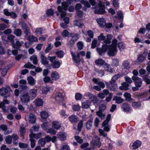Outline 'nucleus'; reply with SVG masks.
Here are the masks:
<instances>
[{
  "label": "nucleus",
  "mask_w": 150,
  "mask_h": 150,
  "mask_svg": "<svg viewBox=\"0 0 150 150\" xmlns=\"http://www.w3.org/2000/svg\"><path fill=\"white\" fill-rule=\"evenodd\" d=\"M27 80L28 83L31 86H34L35 83V81L34 78L31 76L28 77L27 78Z\"/></svg>",
  "instance_id": "23"
},
{
  "label": "nucleus",
  "mask_w": 150,
  "mask_h": 150,
  "mask_svg": "<svg viewBox=\"0 0 150 150\" xmlns=\"http://www.w3.org/2000/svg\"><path fill=\"white\" fill-rule=\"evenodd\" d=\"M96 114L101 119H103L104 118L105 115L103 114L101 110L97 111L96 112Z\"/></svg>",
  "instance_id": "59"
},
{
  "label": "nucleus",
  "mask_w": 150,
  "mask_h": 150,
  "mask_svg": "<svg viewBox=\"0 0 150 150\" xmlns=\"http://www.w3.org/2000/svg\"><path fill=\"white\" fill-rule=\"evenodd\" d=\"M52 127L53 128L58 130L61 127V125L59 122L55 121L52 122Z\"/></svg>",
  "instance_id": "19"
},
{
  "label": "nucleus",
  "mask_w": 150,
  "mask_h": 150,
  "mask_svg": "<svg viewBox=\"0 0 150 150\" xmlns=\"http://www.w3.org/2000/svg\"><path fill=\"white\" fill-rule=\"evenodd\" d=\"M122 67L126 69H128L130 68V65L129 62L127 61H125L122 64Z\"/></svg>",
  "instance_id": "38"
},
{
  "label": "nucleus",
  "mask_w": 150,
  "mask_h": 150,
  "mask_svg": "<svg viewBox=\"0 0 150 150\" xmlns=\"http://www.w3.org/2000/svg\"><path fill=\"white\" fill-rule=\"evenodd\" d=\"M60 77L59 73L56 71H54L51 74V77L53 80H57L59 79Z\"/></svg>",
  "instance_id": "16"
},
{
  "label": "nucleus",
  "mask_w": 150,
  "mask_h": 150,
  "mask_svg": "<svg viewBox=\"0 0 150 150\" xmlns=\"http://www.w3.org/2000/svg\"><path fill=\"white\" fill-rule=\"evenodd\" d=\"M40 58L41 59V63L44 65H46L48 64V62L47 59V57L44 56V54L43 52H40Z\"/></svg>",
  "instance_id": "14"
},
{
  "label": "nucleus",
  "mask_w": 150,
  "mask_h": 150,
  "mask_svg": "<svg viewBox=\"0 0 150 150\" xmlns=\"http://www.w3.org/2000/svg\"><path fill=\"white\" fill-rule=\"evenodd\" d=\"M67 135L66 134L65 132H60L57 134L58 137L62 141L66 139Z\"/></svg>",
  "instance_id": "20"
},
{
  "label": "nucleus",
  "mask_w": 150,
  "mask_h": 150,
  "mask_svg": "<svg viewBox=\"0 0 150 150\" xmlns=\"http://www.w3.org/2000/svg\"><path fill=\"white\" fill-rule=\"evenodd\" d=\"M83 125V121L82 120H81L78 124L77 126L78 130L79 131H81V128Z\"/></svg>",
  "instance_id": "51"
},
{
  "label": "nucleus",
  "mask_w": 150,
  "mask_h": 150,
  "mask_svg": "<svg viewBox=\"0 0 150 150\" xmlns=\"http://www.w3.org/2000/svg\"><path fill=\"white\" fill-rule=\"evenodd\" d=\"M90 105V102L89 100H85L82 103V107L83 108H88Z\"/></svg>",
  "instance_id": "27"
},
{
  "label": "nucleus",
  "mask_w": 150,
  "mask_h": 150,
  "mask_svg": "<svg viewBox=\"0 0 150 150\" xmlns=\"http://www.w3.org/2000/svg\"><path fill=\"white\" fill-rule=\"evenodd\" d=\"M132 106L135 108H139L141 106V104L139 102H134L132 103Z\"/></svg>",
  "instance_id": "49"
},
{
  "label": "nucleus",
  "mask_w": 150,
  "mask_h": 150,
  "mask_svg": "<svg viewBox=\"0 0 150 150\" xmlns=\"http://www.w3.org/2000/svg\"><path fill=\"white\" fill-rule=\"evenodd\" d=\"M113 100L115 101L116 103L120 104L122 103L124 101V100L120 97L117 96L114 97Z\"/></svg>",
  "instance_id": "35"
},
{
  "label": "nucleus",
  "mask_w": 150,
  "mask_h": 150,
  "mask_svg": "<svg viewBox=\"0 0 150 150\" xmlns=\"http://www.w3.org/2000/svg\"><path fill=\"white\" fill-rule=\"evenodd\" d=\"M35 33L37 35H40L44 33V30L41 28H38L36 29Z\"/></svg>",
  "instance_id": "50"
},
{
  "label": "nucleus",
  "mask_w": 150,
  "mask_h": 150,
  "mask_svg": "<svg viewBox=\"0 0 150 150\" xmlns=\"http://www.w3.org/2000/svg\"><path fill=\"white\" fill-rule=\"evenodd\" d=\"M141 143L140 141L137 140L133 143L132 147V149H136L138 148L141 145Z\"/></svg>",
  "instance_id": "26"
},
{
  "label": "nucleus",
  "mask_w": 150,
  "mask_h": 150,
  "mask_svg": "<svg viewBox=\"0 0 150 150\" xmlns=\"http://www.w3.org/2000/svg\"><path fill=\"white\" fill-rule=\"evenodd\" d=\"M121 108L122 109L123 111L127 112H129L130 111L132 108L130 105L126 103H124L122 105Z\"/></svg>",
  "instance_id": "15"
},
{
  "label": "nucleus",
  "mask_w": 150,
  "mask_h": 150,
  "mask_svg": "<svg viewBox=\"0 0 150 150\" xmlns=\"http://www.w3.org/2000/svg\"><path fill=\"white\" fill-rule=\"evenodd\" d=\"M69 121L72 123L77 121L78 119L76 116L74 115H71L69 118Z\"/></svg>",
  "instance_id": "34"
},
{
  "label": "nucleus",
  "mask_w": 150,
  "mask_h": 150,
  "mask_svg": "<svg viewBox=\"0 0 150 150\" xmlns=\"http://www.w3.org/2000/svg\"><path fill=\"white\" fill-rule=\"evenodd\" d=\"M30 98L27 93L23 94L20 97V100L23 103H26L28 102L30 100Z\"/></svg>",
  "instance_id": "7"
},
{
  "label": "nucleus",
  "mask_w": 150,
  "mask_h": 150,
  "mask_svg": "<svg viewBox=\"0 0 150 150\" xmlns=\"http://www.w3.org/2000/svg\"><path fill=\"white\" fill-rule=\"evenodd\" d=\"M19 131L21 134L23 136L25 132V126L23 123L21 124Z\"/></svg>",
  "instance_id": "32"
},
{
  "label": "nucleus",
  "mask_w": 150,
  "mask_h": 150,
  "mask_svg": "<svg viewBox=\"0 0 150 150\" xmlns=\"http://www.w3.org/2000/svg\"><path fill=\"white\" fill-rule=\"evenodd\" d=\"M18 144L19 146L21 148H26L28 146V145L25 143L19 142Z\"/></svg>",
  "instance_id": "57"
},
{
  "label": "nucleus",
  "mask_w": 150,
  "mask_h": 150,
  "mask_svg": "<svg viewBox=\"0 0 150 150\" xmlns=\"http://www.w3.org/2000/svg\"><path fill=\"white\" fill-rule=\"evenodd\" d=\"M62 8L60 6H59L57 7V11H56L55 13L57 16H58L59 15V13H61L60 16L61 18H63L65 17L66 15V12L65 11H63V9L66 11L68 9V5L67 2L63 1L62 3Z\"/></svg>",
  "instance_id": "1"
},
{
  "label": "nucleus",
  "mask_w": 150,
  "mask_h": 150,
  "mask_svg": "<svg viewBox=\"0 0 150 150\" xmlns=\"http://www.w3.org/2000/svg\"><path fill=\"white\" fill-rule=\"evenodd\" d=\"M120 75L119 74H116L112 77L110 81L115 83L116 81L119 78H120Z\"/></svg>",
  "instance_id": "47"
},
{
  "label": "nucleus",
  "mask_w": 150,
  "mask_h": 150,
  "mask_svg": "<svg viewBox=\"0 0 150 150\" xmlns=\"http://www.w3.org/2000/svg\"><path fill=\"white\" fill-rule=\"evenodd\" d=\"M80 106L78 104L74 105L72 106V109L74 111H79L80 110Z\"/></svg>",
  "instance_id": "60"
},
{
  "label": "nucleus",
  "mask_w": 150,
  "mask_h": 150,
  "mask_svg": "<svg viewBox=\"0 0 150 150\" xmlns=\"http://www.w3.org/2000/svg\"><path fill=\"white\" fill-rule=\"evenodd\" d=\"M49 115L48 113L45 111H42L40 113L41 117L43 119L47 118Z\"/></svg>",
  "instance_id": "33"
},
{
  "label": "nucleus",
  "mask_w": 150,
  "mask_h": 150,
  "mask_svg": "<svg viewBox=\"0 0 150 150\" xmlns=\"http://www.w3.org/2000/svg\"><path fill=\"white\" fill-rule=\"evenodd\" d=\"M14 34L16 36L20 37L21 36L22 32L21 29H17L15 30L13 32Z\"/></svg>",
  "instance_id": "39"
},
{
  "label": "nucleus",
  "mask_w": 150,
  "mask_h": 150,
  "mask_svg": "<svg viewBox=\"0 0 150 150\" xmlns=\"http://www.w3.org/2000/svg\"><path fill=\"white\" fill-rule=\"evenodd\" d=\"M56 54L59 57L62 58L64 55L63 52L61 50L58 51L56 52Z\"/></svg>",
  "instance_id": "56"
},
{
  "label": "nucleus",
  "mask_w": 150,
  "mask_h": 150,
  "mask_svg": "<svg viewBox=\"0 0 150 150\" xmlns=\"http://www.w3.org/2000/svg\"><path fill=\"white\" fill-rule=\"evenodd\" d=\"M24 67L26 68H31V69H35V66L30 62H28L27 64H25L24 65Z\"/></svg>",
  "instance_id": "46"
},
{
  "label": "nucleus",
  "mask_w": 150,
  "mask_h": 150,
  "mask_svg": "<svg viewBox=\"0 0 150 150\" xmlns=\"http://www.w3.org/2000/svg\"><path fill=\"white\" fill-rule=\"evenodd\" d=\"M132 79L133 81H135V85L136 86L139 88L142 86V81L140 78L137 76H133L132 77Z\"/></svg>",
  "instance_id": "9"
},
{
  "label": "nucleus",
  "mask_w": 150,
  "mask_h": 150,
  "mask_svg": "<svg viewBox=\"0 0 150 150\" xmlns=\"http://www.w3.org/2000/svg\"><path fill=\"white\" fill-rule=\"evenodd\" d=\"M49 126V125L47 122H45L41 125V127L43 130H46Z\"/></svg>",
  "instance_id": "64"
},
{
  "label": "nucleus",
  "mask_w": 150,
  "mask_h": 150,
  "mask_svg": "<svg viewBox=\"0 0 150 150\" xmlns=\"http://www.w3.org/2000/svg\"><path fill=\"white\" fill-rule=\"evenodd\" d=\"M104 3L103 2H100L98 4L99 8L96 9L94 12L96 14H103L104 13L105 11V6Z\"/></svg>",
  "instance_id": "6"
},
{
  "label": "nucleus",
  "mask_w": 150,
  "mask_h": 150,
  "mask_svg": "<svg viewBox=\"0 0 150 150\" xmlns=\"http://www.w3.org/2000/svg\"><path fill=\"white\" fill-rule=\"evenodd\" d=\"M52 65L54 68H58L60 66V63L58 61H55L52 64Z\"/></svg>",
  "instance_id": "42"
},
{
  "label": "nucleus",
  "mask_w": 150,
  "mask_h": 150,
  "mask_svg": "<svg viewBox=\"0 0 150 150\" xmlns=\"http://www.w3.org/2000/svg\"><path fill=\"white\" fill-rule=\"evenodd\" d=\"M6 143L8 144H10L12 142V137L10 135L8 136L5 139Z\"/></svg>",
  "instance_id": "53"
},
{
  "label": "nucleus",
  "mask_w": 150,
  "mask_h": 150,
  "mask_svg": "<svg viewBox=\"0 0 150 150\" xmlns=\"http://www.w3.org/2000/svg\"><path fill=\"white\" fill-rule=\"evenodd\" d=\"M29 121L32 124L34 123L35 122V117L33 114H30L29 115Z\"/></svg>",
  "instance_id": "29"
},
{
  "label": "nucleus",
  "mask_w": 150,
  "mask_h": 150,
  "mask_svg": "<svg viewBox=\"0 0 150 150\" xmlns=\"http://www.w3.org/2000/svg\"><path fill=\"white\" fill-rule=\"evenodd\" d=\"M72 38L71 40L75 42L78 39L79 35L77 34H73L71 35Z\"/></svg>",
  "instance_id": "54"
},
{
  "label": "nucleus",
  "mask_w": 150,
  "mask_h": 150,
  "mask_svg": "<svg viewBox=\"0 0 150 150\" xmlns=\"http://www.w3.org/2000/svg\"><path fill=\"white\" fill-rule=\"evenodd\" d=\"M93 119H90L86 122V127L88 130H90L92 127Z\"/></svg>",
  "instance_id": "22"
},
{
  "label": "nucleus",
  "mask_w": 150,
  "mask_h": 150,
  "mask_svg": "<svg viewBox=\"0 0 150 150\" xmlns=\"http://www.w3.org/2000/svg\"><path fill=\"white\" fill-rule=\"evenodd\" d=\"M129 85L127 83L124 82L122 84V86L120 87V89L123 90H126L128 89Z\"/></svg>",
  "instance_id": "41"
},
{
  "label": "nucleus",
  "mask_w": 150,
  "mask_h": 150,
  "mask_svg": "<svg viewBox=\"0 0 150 150\" xmlns=\"http://www.w3.org/2000/svg\"><path fill=\"white\" fill-rule=\"evenodd\" d=\"M111 118V115L109 114L107 116L106 119L103 122L102 126L104 127V130L108 132L110 131V125L108 123Z\"/></svg>",
  "instance_id": "5"
},
{
  "label": "nucleus",
  "mask_w": 150,
  "mask_h": 150,
  "mask_svg": "<svg viewBox=\"0 0 150 150\" xmlns=\"http://www.w3.org/2000/svg\"><path fill=\"white\" fill-rule=\"evenodd\" d=\"M35 103L36 106H41L43 104V101L41 99H38L35 100Z\"/></svg>",
  "instance_id": "31"
},
{
  "label": "nucleus",
  "mask_w": 150,
  "mask_h": 150,
  "mask_svg": "<svg viewBox=\"0 0 150 150\" xmlns=\"http://www.w3.org/2000/svg\"><path fill=\"white\" fill-rule=\"evenodd\" d=\"M112 35L110 34H109L107 35L106 38V37L104 35L103 33H101L100 35L98 36V39L99 41H103V44H109L111 43V40L112 39Z\"/></svg>",
  "instance_id": "4"
},
{
  "label": "nucleus",
  "mask_w": 150,
  "mask_h": 150,
  "mask_svg": "<svg viewBox=\"0 0 150 150\" xmlns=\"http://www.w3.org/2000/svg\"><path fill=\"white\" fill-rule=\"evenodd\" d=\"M3 67V69L1 72V74L3 76H5L6 74L7 70L8 69V67L7 66H3L1 68H0V70H1Z\"/></svg>",
  "instance_id": "37"
},
{
  "label": "nucleus",
  "mask_w": 150,
  "mask_h": 150,
  "mask_svg": "<svg viewBox=\"0 0 150 150\" xmlns=\"http://www.w3.org/2000/svg\"><path fill=\"white\" fill-rule=\"evenodd\" d=\"M149 93L148 92L142 93L140 94V96L143 99V100H150V96H149Z\"/></svg>",
  "instance_id": "18"
},
{
  "label": "nucleus",
  "mask_w": 150,
  "mask_h": 150,
  "mask_svg": "<svg viewBox=\"0 0 150 150\" xmlns=\"http://www.w3.org/2000/svg\"><path fill=\"white\" fill-rule=\"evenodd\" d=\"M117 40L116 39H114L112 41V45L108 46V54L110 56H114L115 53L117 52L116 48Z\"/></svg>",
  "instance_id": "2"
},
{
  "label": "nucleus",
  "mask_w": 150,
  "mask_h": 150,
  "mask_svg": "<svg viewBox=\"0 0 150 150\" xmlns=\"http://www.w3.org/2000/svg\"><path fill=\"white\" fill-rule=\"evenodd\" d=\"M110 84L108 82L105 83L107 88L111 91H115L117 88V85L115 83L110 81Z\"/></svg>",
  "instance_id": "10"
},
{
  "label": "nucleus",
  "mask_w": 150,
  "mask_h": 150,
  "mask_svg": "<svg viewBox=\"0 0 150 150\" xmlns=\"http://www.w3.org/2000/svg\"><path fill=\"white\" fill-rule=\"evenodd\" d=\"M108 49V45L106 44H103L102 47V48H97V50L100 55H101L104 52H105Z\"/></svg>",
  "instance_id": "12"
},
{
  "label": "nucleus",
  "mask_w": 150,
  "mask_h": 150,
  "mask_svg": "<svg viewBox=\"0 0 150 150\" xmlns=\"http://www.w3.org/2000/svg\"><path fill=\"white\" fill-rule=\"evenodd\" d=\"M41 135L42 134L41 133L36 134L31 133L29 135V137L33 138H34L36 139H38L41 137Z\"/></svg>",
  "instance_id": "28"
},
{
  "label": "nucleus",
  "mask_w": 150,
  "mask_h": 150,
  "mask_svg": "<svg viewBox=\"0 0 150 150\" xmlns=\"http://www.w3.org/2000/svg\"><path fill=\"white\" fill-rule=\"evenodd\" d=\"M81 4H83L85 6L88 8H90L91 6L90 4L88 1L83 0L81 1Z\"/></svg>",
  "instance_id": "62"
},
{
  "label": "nucleus",
  "mask_w": 150,
  "mask_h": 150,
  "mask_svg": "<svg viewBox=\"0 0 150 150\" xmlns=\"http://www.w3.org/2000/svg\"><path fill=\"white\" fill-rule=\"evenodd\" d=\"M30 60L33 61V62L34 64H37L38 62V59L37 56L33 55L30 57Z\"/></svg>",
  "instance_id": "30"
},
{
  "label": "nucleus",
  "mask_w": 150,
  "mask_h": 150,
  "mask_svg": "<svg viewBox=\"0 0 150 150\" xmlns=\"http://www.w3.org/2000/svg\"><path fill=\"white\" fill-rule=\"evenodd\" d=\"M118 45L119 49L122 50L125 49V44L122 42L119 43Z\"/></svg>",
  "instance_id": "61"
},
{
  "label": "nucleus",
  "mask_w": 150,
  "mask_h": 150,
  "mask_svg": "<svg viewBox=\"0 0 150 150\" xmlns=\"http://www.w3.org/2000/svg\"><path fill=\"white\" fill-rule=\"evenodd\" d=\"M19 83L21 84L20 87L23 90L27 89L28 87L26 85V81L25 80L22 79L19 81Z\"/></svg>",
  "instance_id": "21"
},
{
  "label": "nucleus",
  "mask_w": 150,
  "mask_h": 150,
  "mask_svg": "<svg viewBox=\"0 0 150 150\" xmlns=\"http://www.w3.org/2000/svg\"><path fill=\"white\" fill-rule=\"evenodd\" d=\"M91 144L93 147H97L98 148H99L101 145L99 141V138L97 136L93 137L91 142Z\"/></svg>",
  "instance_id": "8"
},
{
  "label": "nucleus",
  "mask_w": 150,
  "mask_h": 150,
  "mask_svg": "<svg viewBox=\"0 0 150 150\" xmlns=\"http://www.w3.org/2000/svg\"><path fill=\"white\" fill-rule=\"evenodd\" d=\"M95 63L96 65L100 67L102 65L104 66V68L107 71L110 73L112 72V69L110 68V66L109 64L106 63L105 61L102 59H99L95 60Z\"/></svg>",
  "instance_id": "3"
},
{
  "label": "nucleus",
  "mask_w": 150,
  "mask_h": 150,
  "mask_svg": "<svg viewBox=\"0 0 150 150\" xmlns=\"http://www.w3.org/2000/svg\"><path fill=\"white\" fill-rule=\"evenodd\" d=\"M45 143V139L44 138H41L38 141V144L41 146H44Z\"/></svg>",
  "instance_id": "48"
},
{
  "label": "nucleus",
  "mask_w": 150,
  "mask_h": 150,
  "mask_svg": "<svg viewBox=\"0 0 150 150\" xmlns=\"http://www.w3.org/2000/svg\"><path fill=\"white\" fill-rule=\"evenodd\" d=\"M71 53L72 57L73 59L78 64L80 62L81 60L79 57L80 53H77L76 55L73 51H71Z\"/></svg>",
  "instance_id": "11"
},
{
  "label": "nucleus",
  "mask_w": 150,
  "mask_h": 150,
  "mask_svg": "<svg viewBox=\"0 0 150 150\" xmlns=\"http://www.w3.org/2000/svg\"><path fill=\"white\" fill-rule=\"evenodd\" d=\"M8 92V89L4 87H2L0 88V95L4 96L6 95Z\"/></svg>",
  "instance_id": "25"
},
{
  "label": "nucleus",
  "mask_w": 150,
  "mask_h": 150,
  "mask_svg": "<svg viewBox=\"0 0 150 150\" xmlns=\"http://www.w3.org/2000/svg\"><path fill=\"white\" fill-rule=\"evenodd\" d=\"M37 90L36 89H30L28 92V95L32 99H34L36 96Z\"/></svg>",
  "instance_id": "13"
},
{
  "label": "nucleus",
  "mask_w": 150,
  "mask_h": 150,
  "mask_svg": "<svg viewBox=\"0 0 150 150\" xmlns=\"http://www.w3.org/2000/svg\"><path fill=\"white\" fill-rule=\"evenodd\" d=\"M52 48V46L51 44H49L48 46L45 50V52L46 53H48Z\"/></svg>",
  "instance_id": "63"
},
{
  "label": "nucleus",
  "mask_w": 150,
  "mask_h": 150,
  "mask_svg": "<svg viewBox=\"0 0 150 150\" xmlns=\"http://www.w3.org/2000/svg\"><path fill=\"white\" fill-rule=\"evenodd\" d=\"M29 140L31 142L30 143V146L31 148H33L35 146V141L33 139V138H32L31 137H30Z\"/></svg>",
  "instance_id": "55"
},
{
  "label": "nucleus",
  "mask_w": 150,
  "mask_h": 150,
  "mask_svg": "<svg viewBox=\"0 0 150 150\" xmlns=\"http://www.w3.org/2000/svg\"><path fill=\"white\" fill-rule=\"evenodd\" d=\"M11 137L12 139H13V144L15 145H16L18 142L17 140L18 139V136L16 134H13L12 135Z\"/></svg>",
  "instance_id": "44"
},
{
  "label": "nucleus",
  "mask_w": 150,
  "mask_h": 150,
  "mask_svg": "<svg viewBox=\"0 0 150 150\" xmlns=\"http://www.w3.org/2000/svg\"><path fill=\"white\" fill-rule=\"evenodd\" d=\"M27 39L31 42H36L38 41L37 38L33 35H30L27 38Z\"/></svg>",
  "instance_id": "40"
},
{
  "label": "nucleus",
  "mask_w": 150,
  "mask_h": 150,
  "mask_svg": "<svg viewBox=\"0 0 150 150\" xmlns=\"http://www.w3.org/2000/svg\"><path fill=\"white\" fill-rule=\"evenodd\" d=\"M145 60L146 57L145 56L143 55L140 54L137 60L139 62H142L144 61Z\"/></svg>",
  "instance_id": "43"
},
{
  "label": "nucleus",
  "mask_w": 150,
  "mask_h": 150,
  "mask_svg": "<svg viewBox=\"0 0 150 150\" xmlns=\"http://www.w3.org/2000/svg\"><path fill=\"white\" fill-rule=\"evenodd\" d=\"M43 81L45 83L50 82L52 83H53V81L50 80V78L48 76H45L43 78Z\"/></svg>",
  "instance_id": "58"
},
{
  "label": "nucleus",
  "mask_w": 150,
  "mask_h": 150,
  "mask_svg": "<svg viewBox=\"0 0 150 150\" xmlns=\"http://www.w3.org/2000/svg\"><path fill=\"white\" fill-rule=\"evenodd\" d=\"M54 98L56 100L60 102L62 101L63 100L62 94L59 92H57L56 93Z\"/></svg>",
  "instance_id": "17"
},
{
  "label": "nucleus",
  "mask_w": 150,
  "mask_h": 150,
  "mask_svg": "<svg viewBox=\"0 0 150 150\" xmlns=\"http://www.w3.org/2000/svg\"><path fill=\"white\" fill-rule=\"evenodd\" d=\"M50 90V88L47 87H43L42 89V93L43 94H47Z\"/></svg>",
  "instance_id": "52"
},
{
  "label": "nucleus",
  "mask_w": 150,
  "mask_h": 150,
  "mask_svg": "<svg viewBox=\"0 0 150 150\" xmlns=\"http://www.w3.org/2000/svg\"><path fill=\"white\" fill-rule=\"evenodd\" d=\"M96 21L100 26L102 27L106 25L105 21L103 18H98Z\"/></svg>",
  "instance_id": "24"
},
{
  "label": "nucleus",
  "mask_w": 150,
  "mask_h": 150,
  "mask_svg": "<svg viewBox=\"0 0 150 150\" xmlns=\"http://www.w3.org/2000/svg\"><path fill=\"white\" fill-rule=\"evenodd\" d=\"M39 128V127L38 125H35L33 126L30 130V132L33 133V132H36L38 131Z\"/></svg>",
  "instance_id": "45"
},
{
  "label": "nucleus",
  "mask_w": 150,
  "mask_h": 150,
  "mask_svg": "<svg viewBox=\"0 0 150 150\" xmlns=\"http://www.w3.org/2000/svg\"><path fill=\"white\" fill-rule=\"evenodd\" d=\"M12 45L14 48L18 49L21 46V43L19 41L17 40L16 41V44H15L14 42Z\"/></svg>",
  "instance_id": "36"
}]
</instances>
